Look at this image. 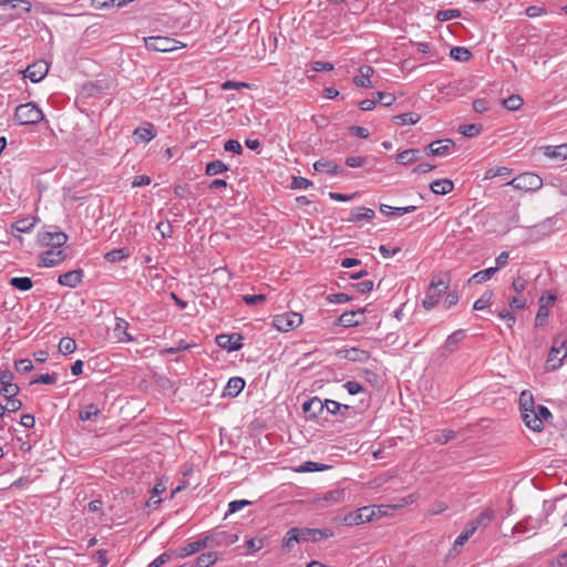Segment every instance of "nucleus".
<instances>
[{"mask_svg":"<svg viewBox=\"0 0 567 567\" xmlns=\"http://www.w3.org/2000/svg\"><path fill=\"white\" fill-rule=\"evenodd\" d=\"M13 373L9 370H3L0 372V384L1 390L0 393L3 398L10 399L11 396H16L19 393V386L12 383Z\"/></svg>","mask_w":567,"mask_h":567,"instance_id":"nucleus-11","label":"nucleus"},{"mask_svg":"<svg viewBox=\"0 0 567 567\" xmlns=\"http://www.w3.org/2000/svg\"><path fill=\"white\" fill-rule=\"evenodd\" d=\"M342 354V358L349 361H365L369 358V353L364 350H360L357 348L346 349L339 352Z\"/></svg>","mask_w":567,"mask_h":567,"instance_id":"nucleus-29","label":"nucleus"},{"mask_svg":"<svg viewBox=\"0 0 567 567\" xmlns=\"http://www.w3.org/2000/svg\"><path fill=\"white\" fill-rule=\"evenodd\" d=\"M68 241V235L60 230H45L38 234V243L41 247L61 248Z\"/></svg>","mask_w":567,"mask_h":567,"instance_id":"nucleus-6","label":"nucleus"},{"mask_svg":"<svg viewBox=\"0 0 567 567\" xmlns=\"http://www.w3.org/2000/svg\"><path fill=\"white\" fill-rule=\"evenodd\" d=\"M16 370L21 373H28L33 370V363L30 359H21L14 362Z\"/></svg>","mask_w":567,"mask_h":567,"instance_id":"nucleus-53","label":"nucleus"},{"mask_svg":"<svg viewBox=\"0 0 567 567\" xmlns=\"http://www.w3.org/2000/svg\"><path fill=\"white\" fill-rule=\"evenodd\" d=\"M301 322H302L301 315H299L297 312H292V311L276 315L272 319V326L278 331H284V332L293 330L295 328L299 327L301 324Z\"/></svg>","mask_w":567,"mask_h":567,"instance_id":"nucleus-5","label":"nucleus"},{"mask_svg":"<svg viewBox=\"0 0 567 567\" xmlns=\"http://www.w3.org/2000/svg\"><path fill=\"white\" fill-rule=\"evenodd\" d=\"M375 100L384 106H390L394 103L395 96L391 93L377 92Z\"/></svg>","mask_w":567,"mask_h":567,"instance_id":"nucleus-54","label":"nucleus"},{"mask_svg":"<svg viewBox=\"0 0 567 567\" xmlns=\"http://www.w3.org/2000/svg\"><path fill=\"white\" fill-rule=\"evenodd\" d=\"M394 118L399 120L401 125H413L420 121L421 116L416 113L409 112L396 115Z\"/></svg>","mask_w":567,"mask_h":567,"instance_id":"nucleus-47","label":"nucleus"},{"mask_svg":"<svg viewBox=\"0 0 567 567\" xmlns=\"http://www.w3.org/2000/svg\"><path fill=\"white\" fill-rule=\"evenodd\" d=\"M245 388V380L240 377H233L228 380L225 389L224 396L236 398Z\"/></svg>","mask_w":567,"mask_h":567,"instance_id":"nucleus-19","label":"nucleus"},{"mask_svg":"<svg viewBox=\"0 0 567 567\" xmlns=\"http://www.w3.org/2000/svg\"><path fill=\"white\" fill-rule=\"evenodd\" d=\"M323 402L324 401L320 398L313 396L302 404V410L303 412L311 414L313 417H317L324 410Z\"/></svg>","mask_w":567,"mask_h":567,"instance_id":"nucleus-24","label":"nucleus"},{"mask_svg":"<svg viewBox=\"0 0 567 567\" xmlns=\"http://www.w3.org/2000/svg\"><path fill=\"white\" fill-rule=\"evenodd\" d=\"M373 281L372 280H363L358 284L352 285L353 288L357 289L360 293H367L370 292L373 289Z\"/></svg>","mask_w":567,"mask_h":567,"instance_id":"nucleus-62","label":"nucleus"},{"mask_svg":"<svg viewBox=\"0 0 567 567\" xmlns=\"http://www.w3.org/2000/svg\"><path fill=\"white\" fill-rule=\"evenodd\" d=\"M493 296H494L493 291H486V292H484V293L481 296V298H478V299L474 302L473 308H474L475 310H484V309H486L487 307H489V306H491V303H492V299H493Z\"/></svg>","mask_w":567,"mask_h":567,"instance_id":"nucleus-43","label":"nucleus"},{"mask_svg":"<svg viewBox=\"0 0 567 567\" xmlns=\"http://www.w3.org/2000/svg\"><path fill=\"white\" fill-rule=\"evenodd\" d=\"M364 309H359L358 311H346L343 312L339 319L338 322L342 327L350 328V327H357L361 324V319H363Z\"/></svg>","mask_w":567,"mask_h":567,"instance_id":"nucleus-15","label":"nucleus"},{"mask_svg":"<svg viewBox=\"0 0 567 567\" xmlns=\"http://www.w3.org/2000/svg\"><path fill=\"white\" fill-rule=\"evenodd\" d=\"M147 50L155 52H172L176 49L185 48L187 44L169 37H145L143 38Z\"/></svg>","mask_w":567,"mask_h":567,"instance_id":"nucleus-2","label":"nucleus"},{"mask_svg":"<svg viewBox=\"0 0 567 567\" xmlns=\"http://www.w3.org/2000/svg\"><path fill=\"white\" fill-rule=\"evenodd\" d=\"M464 331L463 330H456L453 333H451L444 343L443 351L444 354H450L454 352L458 346V343L464 339Z\"/></svg>","mask_w":567,"mask_h":567,"instance_id":"nucleus-25","label":"nucleus"},{"mask_svg":"<svg viewBox=\"0 0 567 567\" xmlns=\"http://www.w3.org/2000/svg\"><path fill=\"white\" fill-rule=\"evenodd\" d=\"M540 150L543 154L547 157L557 158L560 161L567 159V143L556 146L547 145L540 147Z\"/></svg>","mask_w":567,"mask_h":567,"instance_id":"nucleus-21","label":"nucleus"},{"mask_svg":"<svg viewBox=\"0 0 567 567\" xmlns=\"http://www.w3.org/2000/svg\"><path fill=\"white\" fill-rule=\"evenodd\" d=\"M449 288V281H446L444 278H433L429 289L434 291L437 296L445 292Z\"/></svg>","mask_w":567,"mask_h":567,"instance_id":"nucleus-40","label":"nucleus"},{"mask_svg":"<svg viewBox=\"0 0 567 567\" xmlns=\"http://www.w3.org/2000/svg\"><path fill=\"white\" fill-rule=\"evenodd\" d=\"M43 117L41 109L32 102L20 104L14 112V120L20 125H34L40 123Z\"/></svg>","mask_w":567,"mask_h":567,"instance_id":"nucleus-1","label":"nucleus"},{"mask_svg":"<svg viewBox=\"0 0 567 567\" xmlns=\"http://www.w3.org/2000/svg\"><path fill=\"white\" fill-rule=\"evenodd\" d=\"M373 73H374V70H373L372 66H370V65H362L359 69V75H355L353 78V83L357 86H361V87H365V89H371V87H373V84L371 82V76L373 75Z\"/></svg>","mask_w":567,"mask_h":567,"instance_id":"nucleus-16","label":"nucleus"},{"mask_svg":"<svg viewBox=\"0 0 567 567\" xmlns=\"http://www.w3.org/2000/svg\"><path fill=\"white\" fill-rule=\"evenodd\" d=\"M506 185L519 190L535 192L542 188L543 179L535 173L526 172L514 177Z\"/></svg>","mask_w":567,"mask_h":567,"instance_id":"nucleus-3","label":"nucleus"},{"mask_svg":"<svg viewBox=\"0 0 567 567\" xmlns=\"http://www.w3.org/2000/svg\"><path fill=\"white\" fill-rule=\"evenodd\" d=\"M75 349L76 343L72 338L64 337L59 342V351L64 355L73 353Z\"/></svg>","mask_w":567,"mask_h":567,"instance_id":"nucleus-39","label":"nucleus"},{"mask_svg":"<svg viewBox=\"0 0 567 567\" xmlns=\"http://www.w3.org/2000/svg\"><path fill=\"white\" fill-rule=\"evenodd\" d=\"M326 468H328V466H327V465H324V464L308 461V462L302 463V464L297 468V472H299V473H307V472H320V471H323V470H326Z\"/></svg>","mask_w":567,"mask_h":567,"instance_id":"nucleus-41","label":"nucleus"},{"mask_svg":"<svg viewBox=\"0 0 567 567\" xmlns=\"http://www.w3.org/2000/svg\"><path fill=\"white\" fill-rule=\"evenodd\" d=\"M430 188L434 194L445 195L453 190L454 184L451 179H436L430 184Z\"/></svg>","mask_w":567,"mask_h":567,"instance_id":"nucleus-28","label":"nucleus"},{"mask_svg":"<svg viewBox=\"0 0 567 567\" xmlns=\"http://www.w3.org/2000/svg\"><path fill=\"white\" fill-rule=\"evenodd\" d=\"M243 337L240 334L234 333V334H219L216 337L217 344L226 349L228 351H236L241 349Z\"/></svg>","mask_w":567,"mask_h":567,"instance_id":"nucleus-12","label":"nucleus"},{"mask_svg":"<svg viewBox=\"0 0 567 567\" xmlns=\"http://www.w3.org/2000/svg\"><path fill=\"white\" fill-rule=\"evenodd\" d=\"M460 16H461V12H460V10H456V9L441 10L436 13V19L439 21H449V20L457 18Z\"/></svg>","mask_w":567,"mask_h":567,"instance_id":"nucleus-52","label":"nucleus"},{"mask_svg":"<svg viewBox=\"0 0 567 567\" xmlns=\"http://www.w3.org/2000/svg\"><path fill=\"white\" fill-rule=\"evenodd\" d=\"M420 158V152L414 148L405 150L398 154L396 161L402 165H409Z\"/></svg>","mask_w":567,"mask_h":567,"instance_id":"nucleus-32","label":"nucleus"},{"mask_svg":"<svg viewBox=\"0 0 567 567\" xmlns=\"http://www.w3.org/2000/svg\"><path fill=\"white\" fill-rule=\"evenodd\" d=\"M301 543L299 527H291L287 530L282 539V550L290 551L295 544Z\"/></svg>","mask_w":567,"mask_h":567,"instance_id":"nucleus-23","label":"nucleus"},{"mask_svg":"<svg viewBox=\"0 0 567 567\" xmlns=\"http://www.w3.org/2000/svg\"><path fill=\"white\" fill-rule=\"evenodd\" d=\"M565 346L566 341L559 337L553 340V344L548 353V359L546 361L547 370L555 371L563 364L564 359L567 357V350H565Z\"/></svg>","mask_w":567,"mask_h":567,"instance_id":"nucleus-4","label":"nucleus"},{"mask_svg":"<svg viewBox=\"0 0 567 567\" xmlns=\"http://www.w3.org/2000/svg\"><path fill=\"white\" fill-rule=\"evenodd\" d=\"M243 301L248 306H256L266 301V296L262 293L259 295H245L243 296Z\"/></svg>","mask_w":567,"mask_h":567,"instance_id":"nucleus-55","label":"nucleus"},{"mask_svg":"<svg viewBox=\"0 0 567 567\" xmlns=\"http://www.w3.org/2000/svg\"><path fill=\"white\" fill-rule=\"evenodd\" d=\"M536 405L534 403L533 395L528 391H523L519 395V408L520 411H527L528 409H534Z\"/></svg>","mask_w":567,"mask_h":567,"instance_id":"nucleus-46","label":"nucleus"},{"mask_svg":"<svg viewBox=\"0 0 567 567\" xmlns=\"http://www.w3.org/2000/svg\"><path fill=\"white\" fill-rule=\"evenodd\" d=\"M313 168L318 173H328L331 176H337L343 173V168L332 161L320 158L313 164Z\"/></svg>","mask_w":567,"mask_h":567,"instance_id":"nucleus-14","label":"nucleus"},{"mask_svg":"<svg viewBox=\"0 0 567 567\" xmlns=\"http://www.w3.org/2000/svg\"><path fill=\"white\" fill-rule=\"evenodd\" d=\"M498 271V267H489L484 270L475 272L471 278L470 282L483 284L491 279Z\"/></svg>","mask_w":567,"mask_h":567,"instance_id":"nucleus-31","label":"nucleus"},{"mask_svg":"<svg viewBox=\"0 0 567 567\" xmlns=\"http://www.w3.org/2000/svg\"><path fill=\"white\" fill-rule=\"evenodd\" d=\"M82 277H83V271L81 269L71 270V271L60 275L58 282L62 286L75 288L82 281Z\"/></svg>","mask_w":567,"mask_h":567,"instance_id":"nucleus-20","label":"nucleus"},{"mask_svg":"<svg viewBox=\"0 0 567 567\" xmlns=\"http://www.w3.org/2000/svg\"><path fill=\"white\" fill-rule=\"evenodd\" d=\"M227 171L228 166L224 162L216 159L206 165L205 174L207 176H215Z\"/></svg>","mask_w":567,"mask_h":567,"instance_id":"nucleus-35","label":"nucleus"},{"mask_svg":"<svg viewBox=\"0 0 567 567\" xmlns=\"http://www.w3.org/2000/svg\"><path fill=\"white\" fill-rule=\"evenodd\" d=\"M127 257H128V252L123 248L113 249V250L106 252L104 256L105 260H107L109 262H117V261L126 259Z\"/></svg>","mask_w":567,"mask_h":567,"instance_id":"nucleus-42","label":"nucleus"},{"mask_svg":"<svg viewBox=\"0 0 567 567\" xmlns=\"http://www.w3.org/2000/svg\"><path fill=\"white\" fill-rule=\"evenodd\" d=\"M299 534L301 542H320L333 536V532L330 528L299 527Z\"/></svg>","mask_w":567,"mask_h":567,"instance_id":"nucleus-7","label":"nucleus"},{"mask_svg":"<svg viewBox=\"0 0 567 567\" xmlns=\"http://www.w3.org/2000/svg\"><path fill=\"white\" fill-rule=\"evenodd\" d=\"M482 131V126L480 124H467L461 125L458 132L467 137H474L478 135Z\"/></svg>","mask_w":567,"mask_h":567,"instance_id":"nucleus-48","label":"nucleus"},{"mask_svg":"<svg viewBox=\"0 0 567 567\" xmlns=\"http://www.w3.org/2000/svg\"><path fill=\"white\" fill-rule=\"evenodd\" d=\"M503 106L509 111H517L523 105V99L519 95H511L502 101Z\"/></svg>","mask_w":567,"mask_h":567,"instance_id":"nucleus-44","label":"nucleus"},{"mask_svg":"<svg viewBox=\"0 0 567 567\" xmlns=\"http://www.w3.org/2000/svg\"><path fill=\"white\" fill-rule=\"evenodd\" d=\"M375 512L373 507L364 506L346 516L347 525H360L372 520Z\"/></svg>","mask_w":567,"mask_h":567,"instance_id":"nucleus-8","label":"nucleus"},{"mask_svg":"<svg viewBox=\"0 0 567 567\" xmlns=\"http://www.w3.org/2000/svg\"><path fill=\"white\" fill-rule=\"evenodd\" d=\"M324 410L331 415H338V411H340V403L334 400L326 399L323 402Z\"/></svg>","mask_w":567,"mask_h":567,"instance_id":"nucleus-61","label":"nucleus"},{"mask_svg":"<svg viewBox=\"0 0 567 567\" xmlns=\"http://www.w3.org/2000/svg\"><path fill=\"white\" fill-rule=\"evenodd\" d=\"M9 284L21 291H28L33 287V282L29 277H13L10 279Z\"/></svg>","mask_w":567,"mask_h":567,"instance_id":"nucleus-36","label":"nucleus"},{"mask_svg":"<svg viewBox=\"0 0 567 567\" xmlns=\"http://www.w3.org/2000/svg\"><path fill=\"white\" fill-rule=\"evenodd\" d=\"M454 142L450 138L434 141L426 147L427 155H437L443 156L450 153L451 150L454 148Z\"/></svg>","mask_w":567,"mask_h":567,"instance_id":"nucleus-13","label":"nucleus"},{"mask_svg":"<svg viewBox=\"0 0 567 567\" xmlns=\"http://www.w3.org/2000/svg\"><path fill=\"white\" fill-rule=\"evenodd\" d=\"M166 491V483L162 480L157 481L152 488V495L150 499L146 502L147 507L156 508L161 503L162 498L157 497L159 494Z\"/></svg>","mask_w":567,"mask_h":567,"instance_id":"nucleus-26","label":"nucleus"},{"mask_svg":"<svg viewBox=\"0 0 567 567\" xmlns=\"http://www.w3.org/2000/svg\"><path fill=\"white\" fill-rule=\"evenodd\" d=\"M48 72H49V64L45 61L40 60V61H37V62L30 64L24 70L23 73H24V76L30 79L33 83H38L45 78Z\"/></svg>","mask_w":567,"mask_h":567,"instance_id":"nucleus-10","label":"nucleus"},{"mask_svg":"<svg viewBox=\"0 0 567 567\" xmlns=\"http://www.w3.org/2000/svg\"><path fill=\"white\" fill-rule=\"evenodd\" d=\"M522 419L525 425L534 432L543 431V423L539 416H537L536 409H528L527 411H520Z\"/></svg>","mask_w":567,"mask_h":567,"instance_id":"nucleus-18","label":"nucleus"},{"mask_svg":"<svg viewBox=\"0 0 567 567\" xmlns=\"http://www.w3.org/2000/svg\"><path fill=\"white\" fill-rule=\"evenodd\" d=\"M497 316H498V318H501L502 320H505V321L507 322V326H508L509 328H512V327L515 324V322H516V317H515V315H514L512 311L507 310V309H502V310H499V311L497 312Z\"/></svg>","mask_w":567,"mask_h":567,"instance_id":"nucleus-58","label":"nucleus"},{"mask_svg":"<svg viewBox=\"0 0 567 567\" xmlns=\"http://www.w3.org/2000/svg\"><path fill=\"white\" fill-rule=\"evenodd\" d=\"M474 534L467 527L463 529V532L457 536L454 542V548L458 546H463Z\"/></svg>","mask_w":567,"mask_h":567,"instance_id":"nucleus-60","label":"nucleus"},{"mask_svg":"<svg viewBox=\"0 0 567 567\" xmlns=\"http://www.w3.org/2000/svg\"><path fill=\"white\" fill-rule=\"evenodd\" d=\"M66 255L61 248L50 247L40 255V265L43 267H54L65 259Z\"/></svg>","mask_w":567,"mask_h":567,"instance_id":"nucleus-9","label":"nucleus"},{"mask_svg":"<svg viewBox=\"0 0 567 567\" xmlns=\"http://www.w3.org/2000/svg\"><path fill=\"white\" fill-rule=\"evenodd\" d=\"M128 322L125 319L116 318L114 334L120 342H133L135 339L128 333Z\"/></svg>","mask_w":567,"mask_h":567,"instance_id":"nucleus-22","label":"nucleus"},{"mask_svg":"<svg viewBox=\"0 0 567 567\" xmlns=\"http://www.w3.org/2000/svg\"><path fill=\"white\" fill-rule=\"evenodd\" d=\"M451 58L460 62H466L471 59L472 53L464 47H454L450 52Z\"/></svg>","mask_w":567,"mask_h":567,"instance_id":"nucleus-37","label":"nucleus"},{"mask_svg":"<svg viewBox=\"0 0 567 567\" xmlns=\"http://www.w3.org/2000/svg\"><path fill=\"white\" fill-rule=\"evenodd\" d=\"M224 150L226 152H233L235 154H241L243 153L241 144L238 141H236V140H228L224 144Z\"/></svg>","mask_w":567,"mask_h":567,"instance_id":"nucleus-59","label":"nucleus"},{"mask_svg":"<svg viewBox=\"0 0 567 567\" xmlns=\"http://www.w3.org/2000/svg\"><path fill=\"white\" fill-rule=\"evenodd\" d=\"M549 317V310L546 306L542 305L539 306L536 318H535V327H542L544 326Z\"/></svg>","mask_w":567,"mask_h":567,"instance_id":"nucleus-49","label":"nucleus"},{"mask_svg":"<svg viewBox=\"0 0 567 567\" xmlns=\"http://www.w3.org/2000/svg\"><path fill=\"white\" fill-rule=\"evenodd\" d=\"M4 408L8 412H17L22 408V402L19 399H16V396H11L10 399H7Z\"/></svg>","mask_w":567,"mask_h":567,"instance_id":"nucleus-64","label":"nucleus"},{"mask_svg":"<svg viewBox=\"0 0 567 567\" xmlns=\"http://www.w3.org/2000/svg\"><path fill=\"white\" fill-rule=\"evenodd\" d=\"M133 136L137 143H148L155 137L154 126L152 124H147L146 127H137Z\"/></svg>","mask_w":567,"mask_h":567,"instance_id":"nucleus-27","label":"nucleus"},{"mask_svg":"<svg viewBox=\"0 0 567 567\" xmlns=\"http://www.w3.org/2000/svg\"><path fill=\"white\" fill-rule=\"evenodd\" d=\"M214 542L212 536H206L202 540L188 543L186 546L181 548L179 556L186 557L199 551L202 548L209 546Z\"/></svg>","mask_w":567,"mask_h":567,"instance_id":"nucleus-17","label":"nucleus"},{"mask_svg":"<svg viewBox=\"0 0 567 567\" xmlns=\"http://www.w3.org/2000/svg\"><path fill=\"white\" fill-rule=\"evenodd\" d=\"M55 382H56L55 373H52V374L45 373V374H40L37 378H34L31 381V384H33V383L54 384Z\"/></svg>","mask_w":567,"mask_h":567,"instance_id":"nucleus-56","label":"nucleus"},{"mask_svg":"<svg viewBox=\"0 0 567 567\" xmlns=\"http://www.w3.org/2000/svg\"><path fill=\"white\" fill-rule=\"evenodd\" d=\"M343 388L348 391L349 394L355 395L364 391L363 386L357 381H347L343 384Z\"/></svg>","mask_w":567,"mask_h":567,"instance_id":"nucleus-57","label":"nucleus"},{"mask_svg":"<svg viewBox=\"0 0 567 567\" xmlns=\"http://www.w3.org/2000/svg\"><path fill=\"white\" fill-rule=\"evenodd\" d=\"M375 216V213L371 208L358 207L351 212L350 221L358 223L362 219L371 220Z\"/></svg>","mask_w":567,"mask_h":567,"instance_id":"nucleus-30","label":"nucleus"},{"mask_svg":"<svg viewBox=\"0 0 567 567\" xmlns=\"http://www.w3.org/2000/svg\"><path fill=\"white\" fill-rule=\"evenodd\" d=\"M216 560L217 554L215 551L203 553L196 558V567H209Z\"/></svg>","mask_w":567,"mask_h":567,"instance_id":"nucleus-38","label":"nucleus"},{"mask_svg":"<svg viewBox=\"0 0 567 567\" xmlns=\"http://www.w3.org/2000/svg\"><path fill=\"white\" fill-rule=\"evenodd\" d=\"M493 516L492 509H485L474 520L478 526H487L492 522Z\"/></svg>","mask_w":567,"mask_h":567,"instance_id":"nucleus-51","label":"nucleus"},{"mask_svg":"<svg viewBox=\"0 0 567 567\" xmlns=\"http://www.w3.org/2000/svg\"><path fill=\"white\" fill-rule=\"evenodd\" d=\"M365 163L367 158L363 156H349L346 158V165L349 167H362Z\"/></svg>","mask_w":567,"mask_h":567,"instance_id":"nucleus-63","label":"nucleus"},{"mask_svg":"<svg viewBox=\"0 0 567 567\" xmlns=\"http://www.w3.org/2000/svg\"><path fill=\"white\" fill-rule=\"evenodd\" d=\"M509 174H512V169L508 167H492L485 172L484 179H492L496 176H507Z\"/></svg>","mask_w":567,"mask_h":567,"instance_id":"nucleus-45","label":"nucleus"},{"mask_svg":"<svg viewBox=\"0 0 567 567\" xmlns=\"http://www.w3.org/2000/svg\"><path fill=\"white\" fill-rule=\"evenodd\" d=\"M35 223L37 218L34 217L19 219L12 225V229L21 234L30 233L33 229Z\"/></svg>","mask_w":567,"mask_h":567,"instance_id":"nucleus-33","label":"nucleus"},{"mask_svg":"<svg viewBox=\"0 0 567 567\" xmlns=\"http://www.w3.org/2000/svg\"><path fill=\"white\" fill-rule=\"evenodd\" d=\"M100 414V409L95 403L86 404L79 413L81 421L94 420Z\"/></svg>","mask_w":567,"mask_h":567,"instance_id":"nucleus-34","label":"nucleus"},{"mask_svg":"<svg viewBox=\"0 0 567 567\" xmlns=\"http://www.w3.org/2000/svg\"><path fill=\"white\" fill-rule=\"evenodd\" d=\"M439 297L436 293H434V291L432 290H427L423 301H422V305L423 307L426 309V310H431L432 308H434L437 302H439Z\"/></svg>","mask_w":567,"mask_h":567,"instance_id":"nucleus-50","label":"nucleus"}]
</instances>
